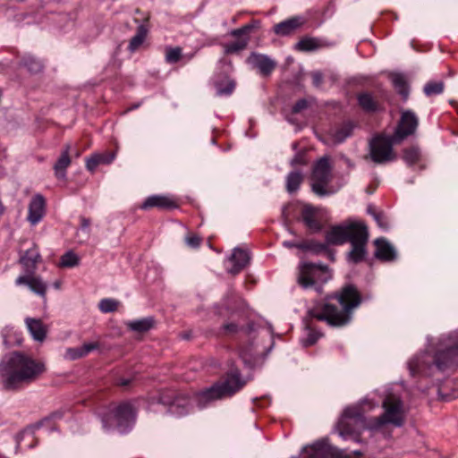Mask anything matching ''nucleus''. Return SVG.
Listing matches in <instances>:
<instances>
[{
  "label": "nucleus",
  "instance_id": "1",
  "mask_svg": "<svg viewBox=\"0 0 458 458\" xmlns=\"http://www.w3.org/2000/svg\"><path fill=\"white\" fill-rule=\"evenodd\" d=\"M384 413L375 418H366L364 413L378 406V402L364 399L360 405L347 407L338 422L341 437L347 438L360 434L364 429L377 430L386 424L401 427L404 423L405 410L401 398L389 394L383 401Z\"/></svg>",
  "mask_w": 458,
  "mask_h": 458
},
{
  "label": "nucleus",
  "instance_id": "2",
  "mask_svg": "<svg viewBox=\"0 0 458 458\" xmlns=\"http://www.w3.org/2000/svg\"><path fill=\"white\" fill-rule=\"evenodd\" d=\"M428 352L416 355L408 362L412 377H430L437 370L444 371L458 365V331L441 336L428 344Z\"/></svg>",
  "mask_w": 458,
  "mask_h": 458
},
{
  "label": "nucleus",
  "instance_id": "3",
  "mask_svg": "<svg viewBox=\"0 0 458 458\" xmlns=\"http://www.w3.org/2000/svg\"><path fill=\"white\" fill-rule=\"evenodd\" d=\"M246 381L242 379L238 369L230 371L225 379L216 383L211 387L190 398L187 395H178L173 401L167 395L160 397V403L168 406V411L174 416H183L192 411V403L199 408H204L209 403L230 397L243 387Z\"/></svg>",
  "mask_w": 458,
  "mask_h": 458
},
{
  "label": "nucleus",
  "instance_id": "4",
  "mask_svg": "<svg viewBox=\"0 0 458 458\" xmlns=\"http://www.w3.org/2000/svg\"><path fill=\"white\" fill-rule=\"evenodd\" d=\"M44 370L43 363L13 352L0 362V384L4 389L16 390L34 381Z\"/></svg>",
  "mask_w": 458,
  "mask_h": 458
},
{
  "label": "nucleus",
  "instance_id": "5",
  "mask_svg": "<svg viewBox=\"0 0 458 458\" xmlns=\"http://www.w3.org/2000/svg\"><path fill=\"white\" fill-rule=\"evenodd\" d=\"M360 303V296L352 285L344 287L342 292L329 297L323 304H318L310 310V315L318 320L327 321L330 326L346 325L352 318V310Z\"/></svg>",
  "mask_w": 458,
  "mask_h": 458
},
{
  "label": "nucleus",
  "instance_id": "6",
  "mask_svg": "<svg viewBox=\"0 0 458 458\" xmlns=\"http://www.w3.org/2000/svg\"><path fill=\"white\" fill-rule=\"evenodd\" d=\"M39 259L40 255L36 248L28 250L21 256L20 262L24 267L26 274L18 276L15 284L18 286L25 285L34 293L46 298L47 284L40 276L34 275V270Z\"/></svg>",
  "mask_w": 458,
  "mask_h": 458
},
{
  "label": "nucleus",
  "instance_id": "7",
  "mask_svg": "<svg viewBox=\"0 0 458 458\" xmlns=\"http://www.w3.org/2000/svg\"><path fill=\"white\" fill-rule=\"evenodd\" d=\"M134 421L135 410L128 402L114 406L108 413L102 417L104 428H116L120 433L127 432L132 427Z\"/></svg>",
  "mask_w": 458,
  "mask_h": 458
},
{
  "label": "nucleus",
  "instance_id": "8",
  "mask_svg": "<svg viewBox=\"0 0 458 458\" xmlns=\"http://www.w3.org/2000/svg\"><path fill=\"white\" fill-rule=\"evenodd\" d=\"M331 276L326 266L308 262H301L299 265L298 283L305 289L313 287L320 292L321 284L330 280Z\"/></svg>",
  "mask_w": 458,
  "mask_h": 458
},
{
  "label": "nucleus",
  "instance_id": "9",
  "mask_svg": "<svg viewBox=\"0 0 458 458\" xmlns=\"http://www.w3.org/2000/svg\"><path fill=\"white\" fill-rule=\"evenodd\" d=\"M393 136L377 135L369 142V157L376 164L394 161L396 155L393 146L397 144Z\"/></svg>",
  "mask_w": 458,
  "mask_h": 458
},
{
  "label": "nucleus",
  "instance_id": "10",
  "mask_svg": "<svg viewBox=\"0 0 458 458\" xmlns=\"http://www.w3.org/2000/svg\"><path fill=\"white\" fill-rule=\"evenodd\" d=\"M351 454H344V452L330 445L326 440H320L313 445L303 447L301 458H357L361 455L360 451Z\"/></svg>",
  "mask_w": 458,
  "mask_h": 458
},
{
  "label": "nucleus",
  "instance_id": "11",
  "mask_svg": "<svg viewBox=\"0 0 458 458\" xmlns=\"http://www.w3.org/2000/svg\"><path fill=\"white\" fill-rule=\"evenodd\" d=\"M331 179V166L329 158L323 157L314 165L311 175L312 191L318 196H326L332 193L327 189Z\"/></svg>",
  "mask_w": 458,
  "mask_h": 458
},
{
  "label": "nucleus",
  "instance_id": "12",
  "mask_svg": "<svg viewBox=\"0 0 458 458\" xmlns=\"http://www.w3.org/2000/svg\"><path fill=\"white\" fill-rule=\"evenodd\" d=\"M364 226L360 222H346L332 226L326 233L327 242L333 245L344 244L350 242Z\"/></svg>",
  "mask_w": 458,
  "mask_h": 458
},
{
  "label": "nucleus",
  "instance_id": "13",
  "mask_svg": "<svg viewBox=\"0 0 458 458\" xmlns=\"http://www.w3.org/2000/svg\"><path fill=\"white\" fill-rule=\"evenodd\" d=\"M419 125V118L414 112L404 110L401 114L396 129L392 135L395 142H402L403 140L415 133Z\"/></svg>",
  "mask_w": 458,
  "mask_h": 458
},
{
  "label": "nucleus",
  "instance_id": "14",
  "mask_svg": "<svg viewBox=\"0 0 458 458\" xmlns=\"http://www.w3.org/2000/svg\"><path fill=\"white\" fill-rule=\"evenodd\" d=\"M254 25L247 24L240 29L233 30L230 34L236 39L224 45L225 54H234L243 50L249 42L248 34L253 30Z\"/></svg>",
  "mask_w": 458,
  "mask_h": 458
},
{
  "label": "nucleus",
  "instance_id": "15",
  "mask_svg": "<svg viewBox=\"0 0 458 458\" xmlns=\"http://www.w3.org/2000/svg\"><path fill=\"white\" fill-rule=\"evenodd\" d=\"M368 230L367 227L364 226L363 229L356 233V235L352 238L350 241L352 250L348 253L349 261L358 263L364 259L366 254L365 247L368 242Z\"/></svg>",
  "mask_w": 458,
  "mask_h": 458
},
{
  "label": "nucleus",
  "instance_id": "16",
  "mask_svg": "<svg viewBox=\"0 0 458 458\" xmlns=\"http://www.w3.org/2000/svg\"><path fill=\"white\" fill-rule=\"evenodd\" d=\"M267 352L258 343H250L240 349V357L245 365L254 367L264 360Z\"/></svg>",
  "mask_w": 458,
  "mask_h": 458
},
{
  "label": "nucleus",
  "instance_id": "17",
  "mask_svg": "<svg viewBox=\"0 0 458 458\" xmlns=\"http://www.w3.org/2000/svg\"><path fill=\"white\" fill-rule=\"evenodd\" d=\"M46 199L41 194L34 195L28 206L27 220L30 225H38L46 215Z\"/></svg>",
  "mask_w": 458,
  "mask_h": 458
},
{
  "label": "nucleus",
  "instance_id": "18",
  "mask_svg": "<svg viewBox=\"0 0 458 458\" xmlns=\"http://www.w3.org/2000/svg\"><path fill=\"white\" fill-rule=\"evenodd\" d=\"M250 257L247 250L235 248L227 260L226 270L231 274H238L250 262Z\"/></svg>",
  "mask_w": 458,
  "mask_h": 458
},
{
  "label": "nucleus",
  "instance_id": "19",
  "mask_svg": "<svg viewBox=\"0 0 458 458\" xmlns=\"http://www.w3.org/2000/svg\"><path fill=\"white\" fill-rule=\"evenodd\" d=\"M306 22L307 19L304 16H293L276 24L273 30L278 36H289L301 28Z\"/></svg>",
  "mask_w": 458,
  "mask_h": 458
},
{
  "label": "nucleus",
  "instance_id": "20",
  "mask_svg": "<svg viewBox=\"0 0 458 458\" xmlns=\"http://www.w3.org/2000/svg\"><path fill=\"white\" fill-rule=\"evenodd\" d=\"M176 200L168 195H152L148 197L140 205V208L148 210L153 208L159 209H172L177 208Z\"/></svg>",
  "mask_w": 458,
  "mask_h": 458
},
{
  "label": "nucleus",
  "instance_id": "21",
  "mask_svg": "<svg viewBox=\"0 0 458 458\" xmlns=\"http://www.w3.org/2000/svg\"><path fill=\"white\" fill-rule=\"evenodd\" d=\"M248 63L262 75H269L276 68V62L266 55L252 53L248 57Z\"/></svg>",
  "mask_w": 458,
  "mask_h": 458
},
{
  "label": "nucleus",
  "instance_id": "22",
  "mask_svg": "<svg viewBox=\"0 0 458 458\" xmlns=\"http://www.w3.org/2000/svg\"><path fill=\"white\" fill-rule=\"evenodd\" d=\"M374 244L376 247L375 257L377 259L386 262H390L396 259V250L386 239H376Z\"/></svg>",
  "mask_w": 458,
  "mask_h": 458
},
{
  "label": "nucleus",
  "instance_id": "23",
  "mask_svg": "<svg viewBox=\"0 0 458 458\" xmlns=\"http://www.w3.org/2000/svg\"><path fill=\"white\" fill-rule=\"evenodd\" d=\"M352 129L353 124L351 122H344L329 131L325 142L328 145L341 143L352 134Z\"/></svg>",
  "mask_w": 458,
  "mask_h": 458
},
{
  "label": "nucleus",
  "instance_id": "24",
  "mask_svg": "<svg viewBox=\"0 0 458 458\" xmlns=\"http://www.w3.org/2000/svg\"><path fill=\"white\" fill-rule=\"evenodd\" d=\"M71 145L66 144L61 152L60 157L54 165L55 175L57 179L64 180L66 177V169L70 166L72 160L70 157Z\"/></svg>",
  "mask_w": 458,
  "mask_h": 458
},
{
  "label": "nucleus",
  "instance_id": "25",
  "mask_svg": "<svg viewBox=\"0 0 458 458\" xmlns=\"http://www.w3.org/2000/svg\"><path fill=\"white\" fill-rule=\"evenodd\" d=\"M25 324L32 338L38 342H43L47 333V327L40 319L26 318Z\"/></svg>",
  "mask_w": 458,
  "mask_h": 458
},
{
  "label": "nucleus",
  "instance_id": "26",
  "mask_svg": "<svg viewBox=\"0 0 458 458\" xmlns=\"http://www.w3.org/2000/svg\"><path fill=\"white\" fill-rule=\"evenodd\" d=\"M98 343H86L81 346L68 348L64 354L65 360H74L88 355L90 352L98 348Z\"/></svg>",
  "mask_w": 458,
  "mask_h": 458
},
{
  "label": "nucleus",
  "instance_id": "27",
  "mask_svg": "<svg viewBox=\"0 0 458 458\" xmlns=\"http://www.w3.org/2000/svg\"><path fill=\"white\" fill-rule=\"evenodd\" d=\"M115 157L114 152L96 153L87 158L86 167L89 171H94L100 164H110Z\"/></svg>",
  "mask_w": 458,
  "mask_h": 458
},
{
  "label": "nucleus",
  "instance_id": "28",
  "mask_svg": "<svg viewBox=\"0 0 458 458\" xmlns=\"http://www.w3.org/2000/svg\"><path fill=\"white\" fill-rule=\"evenodd\" d=\"M283 245L286 248H298L302 250H311L314 252H320L326 250L324 243H317L313 241H301V242H292L284 241Z\"/></svg>",
  "mask_w": 458,
  "mask_h": 458
},
{
  "label": "nucleus",
  "instance_id": "29",
  "mask_svg": "<svg viewBox=\"0 0 458 458\" xmlns=\"http://www.w3.org/2000/svg\"><path fill=\"white\" fill-rule=\"evenodd\" d=\"M301 218L309 229L315 232L320 230V224L317 220V211L313 207L305 205L301 211Z\"/></svg>",
  "mask_w": 458,
  "mask_h": 458
},
{
  "label": "nucleus",
  "instance_id": "30",
  "mask_svg": "<svg viewBox=\"0 0 458 458\" xmlns=\"http://www.w3.org/2000/svg\"><path fill=\"white\" fill-rule=\"evenodd\" d=\"M148 28L146 24H140L137 28L136 34L131 38L128 48L131 52L136 51L144 42Z\"/></svg>",
  "mask_w": 458,
  "mask_h": 458
},
{
  "label": "nucleus",
  "instance_id": "31",
  "mask_svg": "<svg viewBox=\"0 0 458 458\" xmlns=\"http://www.w3.org/2000/svg\"><path fill=\"white\" fill-rule=\"evenodd\" d=\"M3 343L5 346H13L21 343V335L13 327H5L2 330Z\"/></svg>",
  "mask_w": 458,
  "mask_h": 458
},
{
  "label": "nucleus",
  "instance_id": "32",
  "mask_svg": "<svg viewBox=\"0 0 458 458\" xmlns=\"http://www.w3.org/2000/svg\"><path fill=\"white\" fill-rule=\"evenodd\" d=\"M152 318H144L138 320H131L126 323L127 327L135 332H147L153 327Z\"/></svg>",
  "mask_w": 458,
  "mask_h": 458
},
{
  "label": "nucleus",
  "instance_id": "33",
  "mask_svg": "<svg viewBox=\"0 0 458 458\" xmlns=\"http://www.w3.org/2000/svg\"><path fill=\"white\" fill-rule=\"evenodd\" d=\"M403 152V159L408 165H413L420 160V150L416 146L404 148Z\"/></svg>",
  "mask_w": 458,
  "mask_h": 458
},
{
  "label": "nucleus",
  "instance_id": "34",
  "mask_svg": "<svg viewBox=\"0 0 458 458\" xmlns=\"http://www.w3.org/2000/svg\"><path fill=\"white\" fill-rule=\"evenodd\" d=\"M303 180V176L300 172L294 171L290 173L286 177V190L289 193L295 192L301 182Z\"/></svg>",
  "mask_w": 458,
  "mask_h": 458
},
{
  "label": "nucleus",
  "instance_id": "35",
  "mask_svg": "<svg viewBox=\"0 0 458 458\" xmlns=\"http://www.w3.org/2000/svg\"><path fill=\"white\" fill-rule=\"evenodd\" d=\"M215 87L217 95H230L235 88V83L226 77L225 81H216Z\"/></svg>",
  "mask_w": 458,
  "mask_h": 458
},
{
  "label": "nucleus",
  "instance_id": "36",
  "mask_svg": "<svg viewBox=\"0 0 458 458\" xmlns=\"http://www.w3.org/2000/svg\"><path fill=\"white\" fill-rule=\"evenodd\" d=\"M80 230L77 233L78 241L80 242H84L89 238L90 234V220L84 216L80 217Z\"/></svg>",
  "mask_w": 458,
  "mask_h": 458
},
{
  "label": "nucleus",
  "instance_id": "37",
  "mask_svg": "<svg viewBox=\"0 0 458 458\" xmlns=\"http://www.w3.org/2000/svg\"><path fill=\"white\" fill-rule=\"evenodd\" d=\"M319 47V40L315 38H304L296 45V48L301 51H313Z\"/></svg>",
  "mask_w": 458,
  "mask_h": 458
},
{
  "label": "nucleus",
  "instance_id": "38",
  "mask_svg": "<svg viewBox=\"0 0 458 458\" xmlns=\"http://www.w3.org/2000/svg\"><path fill=\"white\" fill-rule=\"evenodd\" d=\"M360 106L366 111H375L377 108V103L369 93H362L358 97Z\"/></svg>",
  "mask_w": 458,
  "mask_h": 458
},
{
  "label": "nucleus",
  "instance_id": "39",
  "mask_svg": "<svg viewBox=\"0 0 458 458\" xmlns=\"http://www.w3.org/2000/svg\"><path fill=\"white\" fill-rule=\"evenodd\" d=\"M321 336L320 333L308 326L304 331V336L301 339V343L304 346H310L314 344L318 338Z\"/></svg>",
  "mask_w": 458,
  "mask_h": 458
},
{
  "label": "nucleus",
  "instance_id": "40",
  "mask_svg": "<svg viewBox=\"0 0 458 458\" xmlns=\"http://www.w3.org/2000/svg\"><path fill=\"white\" fill-rule=\"evenodd\" d=\"M392 83L394 89L399 92V94L403 95L404 98L408 96V88L405 81V79L403 75L394 74L392 77Z\"/></svg>",
  "mask_w": 458,
  "mask_h": 458
},
{
  "label": "nucleus",
  "instance_id": "41",
  "mask_svg": "<svg viewBox=\"0 0 458 458\" xmlns=\"http://www.w3.org/2000/svg\"><path fill=\"white\" fill-rule=\"evenodd\" d=\"M23 65L30 72L37 73L42 70V64L40 61L31 55H27L23 58Z\"/></svg>",
  "mask_w": 458,
  "mask_h": 458
},
{
  "label": "nucleus",
  "instance_id": "42",
  "mask_svg": "<svg viewBox=\"0 0 458 458\" xmlns=\"http://www.w3.org/2000/svg\"><path fill=\"white\" fill-rule=\"evenodd\" d=\"M444 90V83L442 81H429L424 86V93L430 97L439 95Z\"/></svg>",
  "mask_w": 458,
  "mask_h": 458
},
{
  "label": "nucleus",
  "instance_id": "43",
  "mask_svg": "<svg viewBox=\"0 0 458 458\" xmlns=\"http://www.w3.org/2000/svg\"><path fill=\"white\" fill-rule=\"evenodd\" d=\"M79 257L72 251H68L61 258L60 266L64 267H73L79 264Z\"/></svg>",
  "mask_w": 458,
  "mask_h": 458
},
{
  "label": "nucleus",
  "instance_id": "44",
  "mask_svg": "<svg viewBox=\"0 0 458 458\" xmlns=\"http://www.w3.org/2000/svg\"><path fill=\"white\" fill-rule=\"evenodd\" d=\"M119 301L114 299H103L99 301L98 308L104 313L113 312L117 310Z\"/></svg>",
  "mask_w": 458,
  "mask_h": 458
},
{
  "label": "nucleus",
  "instance_id": "45",
  "mask_svg": "<svg viewBox=\"0 0 458 458\" xmlns=\"http://www.w3.org/2000/svg\"><path fill=\"white\" fill-rule=\"evenodd\" d=\"M447 387L451 388L452 392L445 393V388H441L439 390V394L441 395V398L445 401L458 398V381L451 382L450 386L448 385Z\"/></svg>",
  "mask_w": 458,
  "mask_h": 458
},
{
  "label": "nucleus",
  "instance_id": "46",
  "mask_svg": "<svg viewBox=\"0 0 458 458\" xmlns=\"http://www.w3.org/2000/svg\"><path fill=\"white\" fill-rule=\"evenodd\" d=\"M182 49L180 47H170L165 51V59L168 63L174 64L180 60Z\"/></svg>",
  "mask_w": 458,
  "mask_h": 458
},
{
  "label": "nucleus",
  "instance_id": "47",
  "mask_svg": "<svg viewBox=\"0 0 458 458\" xmlns=\"http://www.w3.org/2000/svg\"><path fill=\"white\" fill-rule=\"evenodd\" d=\"M368 210H369V213L374 216V218L377 221L379 227H381L383 229H387L388 225H387L386 218L383 216V215L377 213L375 211H372L371 208H369Z\"/></svg>",
  "mask_w": 458,
  "mask_h": 458
},
{
  "label": "nucleus",
  "instance_id": "48",
  "mask_svg": "<svg viewBox=\"0 0 458 458\" xmlns=\"http://www.w3.org/2000/svg\"><path fill=\"white\" fill-rule=\"evenodd\" d=\"M186 244L191 248H197L199 246L201 239L193 233H190L185 238Z\"/></svg>",
  "mask_w": 458,
  "mask_h": 458
},
{
  "label": "nucleus",
  "instance_id": "49",
  "mask_svg": "<svg viewBox=\"0 0 458 458\" xmlns=\"http://www.w3.org/2000/svg\"><path fill=\"white\" fill-rule=\"evenodd\" d=\"M307 163V160L305 158L304 153H297L295 157L292 159L291 165L293 166L298 165H305Z\"/></svg>",
  "mask_w": 458,
  "mask_h": 458
},
{
  "label": "nucleus",
  "instance_id": "50",
  "mask_svg": "<svg viewBox=\"0 0 458 458\" xmlns=\"http://www.w3.org/2000/svg\"><path fill=\"white\" fill-rule=\"evenodd\" d=\"M308 106V101L306 99H301L296 102V104L293 107V113H299L302 111L303 109L307 108Z\"/></svg>",
  "mask_w": 458,
  "mask_h": 458
},
{
  "label": "nucleus",
  "instance_id": "51",
  "mask_svg": "<svg viewBox=\"0 0 458 458\" xmlns=\"http://www.w3.org/2000/svg\"><path fill=\"white\" fill-rule=\"evenodd\" d=\"M311 77H312V83L314 86L319 87L322 84L323 75L320 72H315L312 73Z\"/></svg>",
  "mask_w": 458,
  "mask_h": 458
},
{
  "label": "nucleus",
  "instance_id": "52",
  "mask_svg": "<svg viewBox=\"0 0 458 458\" xmlns=\"http://www.w3.org/2000/svg\"><path fill=\"white\" fill-rule=\"evenodd\" d=\"M119 384L123 386H126L130 384V379H121Z\"/></svg>",
  "mask_w": 458,
  "mask_h": 458
},
{
  "label": "nucleus",
  "instance_id": "53",
  "mask_svg": "<svg viewBox=\"0 0 458 458\" xmlns=\"http://www.w3.org/2000/svg\"><path fill=\"white\" fill-rule=\"evenodd\" d=\"M235 328V326L234 325H228L226 326V329L229 330V331H233Z\"/></svg>",
  "mask_w": 458,
  "mask_h": 458
},
{
  "label": "nucleus",
  "instance_id": "54",
  "mask_svg": "<svg viewBox=\"0 0 458 458\" xmlns=\"http://www.w3.org/2000/svg\"><path fill=\"white\" fill-rule=\"evenodd\" d=\"M55 287L58 289L60 287V283L59 282H55Z\"/></svg>",
  "mask_w": 458,
  "mask_h": 458
},
{
  "label": "nucleus",
  "instance_id": "55",
  "mask_svg": "<svg viewBox=\"0 0 458 458\" xmlns=\"http://www.w3.org/2000/svg\"><path fill=\"white\" fill-rule=\"evenodd\" d=\"M3 212V207L2 205L0 204V214Z\"/></svg>",
  "mask_w": 458,
  "mask_h": 458
}]
</instances>
